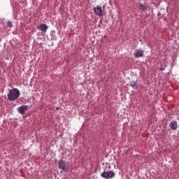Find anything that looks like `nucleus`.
Wrapping results in <instances>:
<instances>
[{
	"mask_svg": "<svg viewBox=\"0 0 179 179\" xmlns=\"http://www.w3.org/2000/svg\"><path fill=\"white\" fill-rule=\"evenodd\" d=\"M7 97L9 101H15L20 97V91L17 88H13L8 93Z\"/></svg>",
	"mask_w": 179,
	"mask_h": 179,
	"instance_id": "nucleus-1",
	"label": "nucleus"
},
{
	"mask_svg": "<svg viewBox=\"0 0 179 179\" xmlns=\"http://www.w3.org/2000/svg\"><path fill=\"white\" fill-rule=\"evenodd\" d=\"M58 168L63 171H68L69 170V165L65 161L61 159L59 161Z\"/></svg>",
	"mask_w": 179,
	"mask_h": 179,
	"instance_id": "nucleus-2",
	"label": "nucleus"
},
{
	"mask_svg": "<svg viewBox=\"0 0 179 179\" xmlns=\"http://www.w3.org/2000/svg\"><path fill=\"white\" fill-rule=\"evenodd\" d=\"M101 177L106 179L113 178V177H115V173H114V171H103L101 174Z\"/></svg>",
	"mask_w": 179,
	"mask_h": 179,
	"instance_id": "nucleus-3",
	"label": "nucleus"
},
{
	"mask_svg": "<svg viewBox=\"0 0 179 179\" xmlns=\"http://www.w3.org/2000/svg\"><path fill=\"white\" fill-rule=\"evenodd\" d=\"M38 30H40L43 33V34H45L47 33V30H48V26L45 24H41L39 26L37 27Z\"/></svg>",
	"mask_w": 179,
	"mask_h": 179,
	"instance_id": "nucleus-4",
	"label": "nucleus"
},
{
	"mask_svg": "<svg viewBox=\"0 0 179 179\" xmlns=\"http://www.w3.org/2000/svg\"><path fill=\"white\" fill-rule=\"evenodd\" d=\"M94 13L98 16H103V8L100 6H97L94 8Z\"/></svg>",
	"mask_w": 179,
	"mask_h": 179,
	"instance_id": "nucleus-5",
	"label": "nucleus"
},
{
	"mask_svg": "<svg viewBox=\"0 0 179 179\" xmlns=\"http://www.w3.org/2000/svg\"><path fill=\"white\" fill-rule=\"evenodd\" d=\"M143 52H145V51L141 49L136 50L134 55V58H141V57H143Z\"/></svg>",
	"mask_w": 179,
	"mask_h": 179,
	"instance_id": "nucleus-6",
	"label": "nucleus"
},
{
	"mask_svg": "<svg viewBox=\"0 0 179 179\" xmlns=\"http://www.w3.org/2000/svg\"><path fill=\"white\" fill-rule=\"evenodd\" d=\"M29 109V106H22L17 108V111L20 114H24L26 111Z\"/></svg>",
	"mask_w": 179,
	"mask_h": 179,
	"instance_id": "nucleus-7",
	"label": "nucleus"
},
{
	"mask_svg": "<svg viewBox=\"0 0 179 179\" xmlns=\"http://www.w3.org/2000/svg\"><path fill=\"white\" fill-rule=\"evenodd\" d=\"M169 127L173 131H177L178 125L176 121H173L169 124Z\"/></svg>",
	"mask_w": 179,
	"mask_h": 179,
	"instance_id": "nucleus-8",
	"label": "nucleus"
},
{
	"mask_svg": "<svg viewBox=\"0 0 179 179\" xmlns=\"http://www.w3.org/2000/svg\"><path fill=\"white\" fill-rule=\"evenodd\" d=\"M138 8L141 10H145V9H148V6L143 3H140Z\"/></svg>",
	"mask_w": 179,
	"mask_h": 179,
	"instance_id": "nucleus-9",
	"label": "nucleus"
},
{
	"mask_svg": "<svg viewBox=\"0 0 179 179\" xmlns=\"http://www.w3.org/2000/svg\"><path fill=\"white\" fill-rule=\"evenodd\" d=\"M130 86L133 87V89H136V82H131L130 83Z\"/></svg>",
	"mask_w": 179,
	"mask_h": 179,
	"instance_id": "nucleus-10",
	"label": "nucleus"
},
{
	"mask_svg": "<svg viewBox=\"0 0 179 179\" xmlns=\"http://www.w3.org/2000/svg\"><path fill=\"white\" fill-rule=\"evenodd\" d=\"M8 27H12V22H8Z\"/></svg>",
	"mask_w": 179,
	"mask_h": 179,
	"instance_id": "nucleus-11",
	"label": "nucleus"
},
{
	"mask_svg": "<svg viewBox=\"0 0 179 179\" xmlns=\"http://www.w3.org/2000/svg\"><path fill=\"white\" fill-rule=\"evenodd\" d=\"M164 69H166V67L162 66L161 67L160 71H164Z\"/></svg>",
	"mask_w": 179,
	"mask_h": 179,
	"instance_id": "nucleus-12",
	"label": "nucleus"
},
{
	"mask_svg": "<svg viewBox=\"0 0 179 179\" xmlns=\"http://www.w3.org/2000/svg\"><path fill=\"white\" fill-rule=\"evenodd\" d=\"M56 110H59V108H57Z\"/></svg>",
	"mask_w": 179,
	"mask_h": 179,
	"instance_id": "nucleus-13",
	"label": "nucleus"
}]
</instances>
